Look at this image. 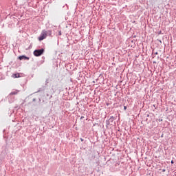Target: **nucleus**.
I'll use <instances>...</instances> for the list:
<instances>
[{
	"label": "nucleus",
	"instance_id": "6",
	"mask_svg": "<svg viewBox=\"0 0 176 176\" xmlns=\"http://www.w3.org/2000/svg\"><path fill=\"white\" fill-rule=\"evenodd\" d=\"M18 93H19V91L16 90V91H14L11 92L10 94L12 96H15L16 94H18Z\"/></svg>",
	"mask_w": 176,
	"mask_h": 176
},
{
	"label": "nucleus",
	"instance_id": "5",
	"mask_svg": "<svg viewBox=\"0 0 176 176\" xmlns=\"http://www.w3.org/2000/svg\"><path fill=\"white\" fill-rule=\"evenodd\" d=\"M12 78H20V74L16 73V74H12Z\"/></svg>",
	"mask_w": 176,
	"mask_h": 176
},
{
	"label": "nucleus",
	"instance_id": "3",
	"mask_svg": "<svg viewBox=\"0 0 176 176\" xmlns=\"http://www.w3.org/2000/svg\"><path fill=\"white\" fill-rule=\"evenodd\" d=\"M113 120H115V117L113 116H111L109 120L107 121V126H109V124H111V123H113Z\"/></svg>",
	"mask_w": 176,
	"mask_h": 176
},
{
	"label": "nucleus",
	"instance_id": "2",
	"mask_svg": "<svg viewBox=\"0 0 176 176\" xmlns=\"http://www.w3.org/2000/svg\"><path fill=\"white\" fill-rule=\"evenodd\" d=\"M43 52H45V50L43 49L36 50L34 52V55L36 56V57H39V56H42V54H43Z\"/></svg>",
	"mask_w": 176,
	"mask_h": 176
},
{
	"label": "nucleus",
	"instance_id": "1",
	"mask_svg": "<svg viewBox=\"0 0 176 176\" xmlns=\"http://www.w3.org/2000/svg\"><path fill=\"white\" fill-rule=\"evenodd\" d=\"M47 36V32L46 30H43L40 36L38 37V41H43V39H46Z\"/></svg>",
	"mask_w": 176,
	"mask_h": 176
},
{
	"label": "nucleus",
	"instance_id": "7",
	"mask_svg": "<svg viewBox=\"0 0 176 176\" xmlns=\"http://www.w3.org/2000/svg\"><path fill=\"white\" fill-rule=\"evenodd\" d=\"M124 109H127V107L126 106L124 107Z\"/></svg>",
	"mask_w": 176,
	"mask_h": 176
},
{
	"label": "nucleus",
	"instance_id": "8",
	"mask_svg": "<svg viewBox=\"0 0 176 176\" xmlns=\"http://www.w3.org/2000/svg\"><path fill=\"white\" fill-rule=\"evenodd\" d=\"M171 163H172V164H174V161L172 160V161H171Z\"/></svg>",
	"mask_w": 176,
	"mask_h": 176
},
{
	"label": "nucleus",
	"instance_id": "4",
	"mask_svg": "<svg viewBox=\"0 0 176 176\" xmlns=\"http://www.w3.org/2000/svg\"><path fill=\"white\" fill-rule=\"evenodd\" d=\"M19 60H30V58L25 56H21L19 57Z\"/></svg>",
	"mask_w": 176,
	"mask_h": 176
}]
</instances>
